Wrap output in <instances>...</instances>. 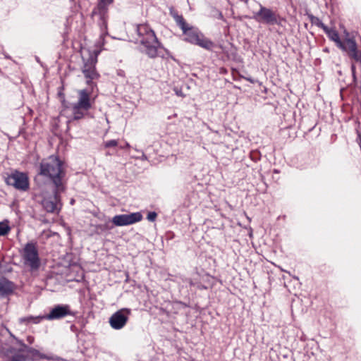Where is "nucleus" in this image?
<instances>
[{"label":"nucleus","mask_w":361,"mask_h":361,"mask_svg":"<svg viewBox=\"0 0 361 361\" xmlns=\"http://www.w3.org/2000/svg\"><path fill=\"white\" fill-rule=\"evenodd\" d=\"M23 258L25 264L29 266L31 269L35 270L39 267L40 260L38 255V250L35 243H27L23 252Z\"/></svg>","instance_id":"7"},{"label":"nucleus","mask_w":361,"mask_h":361,"mask_svg":"<svg viewBox=\"0 0 361 361\" xmlns=\"http://www.w3.org/2000/svg\"><path fill=\"white\" fill-rule=\"evenodd\" d=\"M136 30L140 42L145 47V53L151 58L158 56L161 44L154 32L147 25L145 24L139 25Z\"/></svg>","instance_id":"3"},{"label":"nucleus","mask_w":361,"mask_h":361,"mask_svg":"<svg viewBox=\"0 0 361 361\" xmlns=\"http://www.w3.org/2000/svg\"><path fill=\"white\" fill-rule=\"evenodd\" d=\"M157 216V215L156 212H149L147 215V219L150 221H154L156 219Z\"/></svg>","instance_id":"20"},{"label":"nucleus","mask_w":361,"mask_h":361,"mask_svg":"<svg viewBox=\"0 0 361 361\" xmlns=\"http://www.w3.org/2000/svg\"><path fill=\"white\" fill-rule=\"evenodd\" d=\"M11 231L9 221L8 220L0 222V237L7 235Z\"/></svg>","instance_id":"17"},{"label":"nucleus","mask_w":361,"mask_h":361,"mask_svg":"<svg viewBox=\"0 0 361 361\" xmlns=\"http://www.w3.org/2000/svg\"><path fill=\"white\" fill-rule=\"evenodd\" d=\"M310 18L312 24L317 25L319 27H321L323 30H324V28L327 27L322 23V21L318 17L310 16Z\"/></svg>","instance_id":"19"},{"label":"nucleus","mask_w":361,"mask_h":361,"mask_svg":"<svg viewBox=\"0 0 361 361\" xmlns=\"http://www.w3.org/2000/svg\"><path fill=\"white\" fill-rule=\"evenodd\" d=\"M324 31L338 48L345 52L350 59L361 64V50L358 49L354 38L346 37L341 40L338 31L334 27L327 26Z\"/></svg>","instance_id":"2"},{"label":"nucleus","mask_w":361,"mask_h":361,"mask_svg":"<svg viewBox=\"0 0 361 361\" xmlns=\"http://www.w3.org/2000/svg\"><path fill=\"white\" fill-rule=\"evenodd\" d=\"M15 288L13 283L5 278L0 279V297L11 294Z\"/></svg>","instance_id":"15"},{"label":"nucleus","mask_w":361,"mask_h":361,"mask_svg":"<svg viewBox=\"0 0 361 361\" xmlns=\"http://www.w3.org/2000/svg\"><path fill=\"white\" fill-rule=\"evenodd\" d=\"M71 314L69 305H57L50 311L49 314L45 315V319L47 320L59 319Z\"/></svg>","instance_id":"12"},{"label":"nucleus","mask_w":361,"mask_h":361,"mask_svg":"<svg viewBox=\"0 0 361 361\" xmlns=\"http://www.w3.org/2000/svg\"><path fill=\"white\" fill-rule=\"evenodd\" d=\"M253 18L258 23L269 25L280 24V16L276 12L262 5H260L259 10L253 13Z\"/></svg>","instance_id":"6"},{"label":"nucleus","mask_w":361,"mask_h":361,"mask_svg":"<svg viewBox=\"0 0 361 361\" xmlns=\"http://www.w3.org/2000/svg\"><path fill=\"white\" fill-rule=\"evenodd\" d=\"M0 356L6 358V361H24L25 355L20 350L17 351L13 348L4 346L0 350Z\"/></svg>","instance_id":"11"},{"label":"nucleus","mask_w":361,"mask_h":361,"mask_svg":"<svg viewBox=\"0 0 361 361\" xmlns=\"http://www.w3.org/2000/svg\"><path fill=\"white\" fill-rule=\"evenodd\" d=\"M354 68H355V66H352V69L354 70Z\"/></svg>","instance_id":"27"},{"label":"nucleus","mask_w":361,"mask_h":361,"mask_svg":"<svg viewBox=\"0 0 361 361\" xmlns=\"http://www.w3.org/2000/svg\"><path fill=\"white\" fill-rule=\"evenodd\" d=\"M118 75H123V71H120L118 72Z\"/></svg>","instance_id":"23"},{"label":"nucleus","mask_w":361,"mask_h":361,"mask_svg":"<svg viewBox=\"0 0 361 361\" xmlns=\"http://www.w3.org/2000/svg\"><path fill=\"white\" fill-rule=\"evenodd\" d=\"M63 162L56 156H50L40 164V175L51 180L56 188V192H63L66 190V183L63 178L64 171Z\"/></svg>","instance_id":"1"},{"label":"nucleus","mask_w":361,"mask_h":361,"mask_svg":"<svg viewBox=\"0 0 361 361\" xmlns=\"http://www.w3.org/2000/svg\"><path fill=\"white\" fill-rule=\"evenodd\" d=\"M142 216L140 212L131 213L129 214H121L114 216V225L123 226L133 224L141 221Z\"/></svg>","instance_id":"9"},{"label":"nucleus","mask_w":361,"mask_h":361,"mask_svg":"<svg viewBox=\"0 0 361 361\" xmlns=\"http://www.w3.org/2000/svg\"><path fill=\"white\" fill-rule=\"evenodd\" d=\"M43 319H46L45 316L29 317L27 318L22 319V322H32L34 324H38Z\"/></svg>","instance_id":"18"},{"label":"nucleus","mask_w":361,"mask_h":361,"mask_svg":"<svg viewBox=\"0 0 361 361\" xmlns=\"http://www.w3.org/2000/svg\"><path fill=\"white\" fill-rule=\"evenodd\" d=\"M169 12L170 15L173 18L180 28H185L187 23L184 20L183 17L181 15H178V12L173 8H171L169 9Z\"/></svg>","instance_id":"16"},{"label":"nucleus","mask_w":361,"mask_h":361,"mask_svg":"<svg viewBox=\"0 0 361 361\" xmlns=\"http://www.w3.org/2000/svg\"><path fill=\"white\" fill-rule=\"evenodd\" d=\"M20 345H21L23 347H25V345L23 343H20Z\"/></svg>","instance_id":"26"},{"label":"nucleus","mask_w":361,"mask_h":361,"mask_svg":"<svg viewBox=\"0 0 361 361\" xmlns=\"http://www.w3.org/2000/svg\"><path fill=\"white\" fill-rule=\"evenodd\" d=\"M7 185L14 187L21 191H26L29 189V178L26 173L15 171L9 174L6 178Z\"/></svg>","instance_id":"8"},{"label":"nucleus","mask_w":361,"mask_h":361,"mask_svg":"<svg viewBox=\"0 0 361 361\" xmlns=\"http://www.w3.org/2000/svg\"><path fill=\"white\" fill-rule=\"evenodd\" d=\"M324 51L326 52H329V49L327 48L324 49Z\"/></svg>","instance_id":"24"},{"label":"nucleus","mask_w":361,"mask_h":361,"mask_svg":"<svg viewBox=\"0 0 361 361\" xmlns=\"http://www.w3.org/2000/svg\"><path fill=\"white\" fill-rule=\"evenodd\" d=\"M110 144H111V142H108V143L106 144V146H109V145H110Z\"/></svg>","instance_id":"25"},{"label":"nucleus","mask_w":361,"mask_h":361,"mask_svg":"<svg viewBox=\"0 0 361 361\" xmlns=\"http://www.w3.org/2000/svg\"><path fill=\"white\" fill-rule=\"evenodd\" d=\"M185 35L184 40L192 44L197 45L207 50H212L215 44L209 39L204 37V35L198 31L190 27L188 23L185 28H180Z\"/></svg>","instance_id":"5"},{"label":"nucleus","mask_w":361,"mask_h":361,"mask_svg":"<svg viewBox=\"0 0 361 361\" xmlns=\"http://www.w3.org/2000/svg\"><path fill=\"white\" fill-rule=\"evenodd\" d=\"M93 87L80 90L78 91V101L70 105L68 109L71 111L73 118L75 120L81 119L87 114L93 103L91 99V94Z\"/></svg>","instance_id":"4"},{"label":"nucleus","mask_w":361,"mask_h":361,"mask_svg":"<svg viewBox=\"0 0 361 361\" xmlns=\"http://www.w3.org/2000/svg\"><path fill=\"white\" fill-rule=\"evenodd\" d=\"M96 60L91 59L86 62L82 68V73L87 79V83L92 85V81L98 78V74L95 70Z\"/></svg>","instance_id":"13"},{"label":"nucleus","mask_w":361,"mask_h":361,"mask_svg":"<svg viewBox=\"0 0 361 361\" xmlns=\"http://www.w3.org/2000/svg\"><path fill=\"white\" fill-rule=\"evenodd\" d=\"M109 324H110L111 326H112V327H113V323H114V321H113V315H112L111 317H109Z\"/></svg>","instance_id":"22"},{"label":"nucleus","mask_w":361,"mask_h":361,"mask_svg":"<svg viewBox=\"0 0 361 361\" xmlns=\"http://www.w3.org/2000/svg\"><path fill=\"white\" fill-rule=\"evenodd\" d=\"M56 192V188L54 189V196L50 198H44L42 201V206L48 212H56L60 209V194Z\"/></svg>","instance_id":"10"},{"label":"nucleus","mask_w":361,"mask_h":361,"mask_svg":"<svg viewBox=\"0 0 361 361\" xmlns=\"http://www.w3.org/2000/svg\"><path fill=\"white\" fill-rule=\"evenodd\" d=\"M131 311L130 309H121L114 313V329H122L127 323Z\"/></svg>","instance_id":"14"},{"label":"nucleus","mask_w":361,"mask_h":361,"mask_svg":"<svg viewBox=\"0 0 361 361\" xmlns=\"http://www.w3.org/2000/svg\"><path fill=\"white\" fill-rule=\"evenodd\" d=\"M112 0H100V4L104 6L109 5L111 3Z\"/></svg>","instance_id":"21"}]
</instances>
